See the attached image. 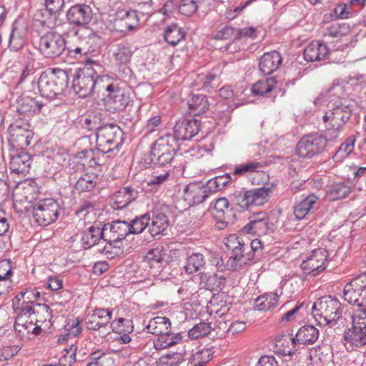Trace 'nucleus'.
Returning a JSON list of instances; mask_svg holds the SVG:
<instances>
[{
  "instance_id": "f257e3e1",
  "label": "nucleus",
  "mask_w": 366,
  "mask_h": 366,
  "mask_svg": "<svg viewBox=\"0 0 366 366\" xmlns=\"http://www.w3.org/2000/svg\"><path fill=\"white\" fill-rule=\"evenodd\" d=\"M102 69V66L98 61L86 59L84 66L79 69L76 77L73 81V89L79 97H87L94 88L99 92L102 91L103 87L97 84L99 79H104L106 76L97 75Z\"/></svg>"
},
{
  "instance_id": "f03ea898",
  "label": "nucleus",
  "mask_w": 366,
  "mask_h": 366,
  "mask_svg": "<svg viewBox=\"0 0 366 366\" xmlns=\"http://www.w3.org/2000/svg\"><path fill=\"white\" fill-rule=\"evenodd\" d=\"M341 307L342 304L337 299L324 296L313 304L312 315L320 326H335L342 317Z\"/></svg>"
},
{
  "instance_id": "7ed1b4c3",
  "label": "nucleus",
  "mask_w": 366,
  "mask_h": 366,
  "mask_svg": "<svg viewBox=\"0 0 366 366\" xmlns=\"http://www.w3.org/2000/svg\"><path fill=\"white\" fill-rule=\"evenodd\" d=\"M97 84L107 92L104 99L105 107L111 112L122 111L130 102V96L124 86L115 83L109 76H105Z\"/></svg>"
},
{
  "instance_id": "20e7f679",
  "label": "nucleus",
  "mask_w": 366,
  "mask_h": 366,
  "mask_svg": "<svg viewBox=\"0 0 366 366\" xmlns=\"http://www.w3.org/2000/svg\"><path fill=\"white\" fill-rule=\"evenodd\" d=\"M68 76L66 72L59 68L41 73L37 81L39 93L42 97L53 98L66 88Z\"/></svg>"
},
{
  "instance_id": "39448f33",
  "label": "nucleus",
  "mask_w": 366,
  "mask_h": 366,
  "mask_svg": "<svg viewBox=\"0 0 366 366\" xmlns=\"http://www.w3.org/2000/svg\"><path fill=\"white\" fill-rule=\"evenodd\" d=\"M351 327L345 334V340L352 345H366V309L358 307L350 315Z\"/></svg>"
},
{
  "instance_id": "423d86ee",
  "label": "nucleus",
  "mask_w": 366,
  "mask_h": 366,
  "mask_svg": "<svg viewBox=\"0 0 366 366\" xmlns=\"http://www.w3.org/2000/svg\"><path fill=\"white\" fill-rule=\"evenodd\" d=\"M97 148L105 154L113 152L123 143V132L115 124H106L97 132Z\"/></svg>"
},
{
  "instance_id": "0eeeda50",
  "label": "nucleus",
  "mask_w": 366,
  "mask_h": 366,
  "mask_svg": "<svg viewBox=\"0 0 366 366\" xmlns=\"http://www.w3.org/2000/svg\"><path fill=\"white\" fill-rule=\"evenodd\" d=\"M59 209V204L54 199H41L34 207L33 216L40 225L47 226L57 219Z\"/></svg>"
},
{
  "instance_id": "6e6552de",
  "label": "nucleus",
  "mask_w": 366,
  "mask_h": 366,
  "mask_svg": "<svg viewBox=\"0 0 366 366\" xmlns=\"http://www.w3.org/2000/svg\"><path fill=\"white\" fill-rule=\"evenodd\" d=\"M66 47V42L62 36L56 32H47L41 36L39 49L41 54L46 58L59 56Z\"/></svg>"
},
{
  "instance_id": "1a4fd4ad",
  "label": "nucleus",
  "mask_w": 366,
  "mask_h": 366,
  "mask_svg": "<svg viewBox=\"0 0 366 366\" xmlns=\"http://www.w3.org/2000/svg\"><path fill=\"white\" fill-rule=\"evenodd\" d=\"M36 187L30 184H19L13 191V204L15 210L19 213L27 212L33 201L36 198Z\"/></svg>"
},
{
  "instance_id": "9d476101",
  "label": "nucleus",
  "mask_w": 366,
  "mask_h": 366,
  "mask_svg": "<svg viewBox=\"0 0 366 366\" xmlns=\"http://www.w3.org/2000/svg\"><path fill=\"white\" fill-rule=\"evenodd\" d=\"M345 300L357 306L366 304V273L358 275L345 285Z\"/></svg>"
},
{
  "instance_id": "9b49d317",
  "label": "nucleus",
  "mask_w": 366,
  "mask_h": 366,
  "mask_svg": "<svg viewBox=\"0 0 366 366\" xmlns=\"http://www.w3.org/2000/svg\"><path fill=\"white\" fill-rule=\"evenodd\" d=\"M327 144V139L321 135L303 137L297 143V154L302 158H311L320 153Z\"/></svg>"
},
{
  "instance_id": "f8f14e48",
  "label": "nucleus",
  "mask_w": 366,
  "mask_h": 366,
  "mask_svg": "<svg viewBox=\"0 0 366 366\" xmlns=\"http://www.w3.org/2000/svg\"><path fill=\"white\" fill-rule=\"evenodd\" d=\"M176 141L170 134L162 137L156 141L152 149V154L159 164H167L172 159L176 150Z\"/></svg>"
},
{
  "instance_id": "ddd939ff",
  "label": "nucleus",
  "mask_w": 366,
  "mask_h": 366,
  "mask_svg": "<svg viewBox=\"0 0 366 366\" xmlns=\"http://www.w3.org/2000/svg\"><path fill=\"white\" fill-rule=\"evenodd\" d=\"M327 252L325 249H317L313 250L304 259L300 267L304 273L316 276L326 268Z\"/></svg>"
},
{
  "instance_id": "4468645a",
  "label": "nucleus",
  "mask_w": 366,
  "mask_h": 366,
  "mask_svg": "<svg viewBox=\"0 0 366 366\" xmlns=\"http://www.w3.org/2000/svg\"><path fill=\"white\" fill-rule=\"evenodd\" d=\"M9 142L13 149L24 150L31 143L34 132L27 127L19 126L17 123L9 128Z\"/></svg>"
},
{
  "instance_id": "2eb2a0df",
  "label": "nucleus",
  "mask_w": 366,
  "mask_h": 366,
  "mask_svg": "<svg viewBox=\"0 0 366 366\" xmlns=\"http://www.w3.org/2000/svg\"><path fill=\"white\" fill-rule=\"evenodd\" d=\"M208 187L202 182H190L183 189L182 198L189 206L199 204L208 197Z\"/></svg>"
},
{
  "instance_id": "dca6fc26",
  "label": "nucleus",
  "mask_w": 366,
  "mask_h": 366,
  "mask_svg": "<svg viewBox=\"0 0 366 366\" xmlns=\"http://www.w3.org/2000/svg\"><path fill=\"white\" fill-rule=\"evenodd\" d=\"M40 296V293L34 288L26 289L16 295L12 300V307L15 312L18 310L31 312L34 311V305Z\"/></svg>"
},
{
  "instance_id": "f3484780",
  "label": "nucleus",
  "mask_w": 366,
  "mask_h": 366,
  "mask_svg": "<svg viewBox=\"0 0 366 366\" xmlns=\"http://www.w3.org/2000/svg\"><path fill=\"white\" fill-rule=\"evenodd\" d=\"M138 18L135 11L118 8L114 19L115 29L120 32L134 30L138 26Z\"/></svg>"
},
{
  "instance_id": "a211bd4d",
  "label": "nucleus",
  "mask_w": 366,
  "mask_h": 366,
  "mask_svg": "<svg viewBox=\"0 0 366 366\" xmlns=\"http://www.w3.org/2000/svg\"><path fill=\"white\" fill-rule=\"evenodd\" d=\"M199 122L197 119H181L174 127V137L176 140H189L199 131Z\"/></svg>"
},
{
  "instance_id": "6ab92c4d",
  "label": "nucleus",
  "mask_w": 366,
  "mask_h": 366,
  "mask_svg": "<svg viewBox=\"0 0 366 366\" xmlns=\"http://www.w3.org/2000/svg\"><path fill=\"white\" fill-rule=\"evenodd\" d=\"M15 322L14 328L19 332L24 333L26 332L27 334L32 333L36 335H39L41 332V325H36L34 323V317H31L34 314V311L31 312H22L18 310Z\"/></svg>"
},
{
  "instance_id": "aec40b11",
  "label": "nucleus",
  "mask_w": 366,
  "mask_h": 366,
  "mask_svg": "<svg viewBox=\"0 0 366 366\" xmlns=\"http://www.w3.org/2000/svg\"><path fill=\"white\" fill-rule=\"evenodd\" d=\"M31 164V157L28 152L12 149L9 162V167L12 172L17 174L28 172Z\"/></svg>"
},
{
  "instance_id": "412c9836",
  "label": "nucleus",
  "mask_w": 366,
  "mask_h": 366,
  "mask_svg": "<svg viewBox=\"0 0 366 366\" xmlns=\"http://www.w3.org/2000/svg\"><path fill=\"white\" fill-rule=\"evenodd\" d=\"M66 16L71 24L83 26L92 20V11L88 5L76 4L68 10Z\"/></svg>"
},
{
  "instance_id": "4be33fe9",
  "label": "nucleus",
  "mask_w": 366,
  "mask_h": 366,
  "mask_svg": "<svg viewBox=\"0 0 366 366\" xmlns=\"http://www.w3.org/2000/svg\"><path fill=\"white\" fill-rule=\"evenodd\" d=\"M329 54L327 44L320 41H312L305 49L304 59L307 61H315L325 59Z\"/></svg>"
},
{
  "instance_id": "5701e85b",
  "label": "nucleus",
  "mask_w": 366,
  "mask_h": 366,
  "mask_svg": "<svg viewBox=\"0 0 366 366\" xmlns=\"http://www.w3.org/2000/svg\"><path fill=\"white\" fill-rule=\"evenodd\" d=\"M130 233L129 223L117 220L104 226V236L109 241L122 240Z\"/></svg>"
},
{
  "instance_id": "b1692460",
  "label": "nucleus",
  "mask_w": 366,
  "mask_h": 366,
  "mask_svg": "<svg viewBox=\"0 0 366 366\" xmlns=\"http://www.w3.org/2000/svg\"><path fill=\"white\" fill-rule=\"evenodd\" d=\"M112 319V314L104 309L94 310L87 315L86 317V325L89 330H96L107 325Z\"/></svg>"
},
{
  "instance_id": "393cba45",
  "label": "nucleus",
  "mask_w": 366,
  "mask_h": 366,
  "mask_svg": "<svg viewBox=\"0 0 366 366\" xmlns=\"http://www.w3.org/2000/svg\"><path fill=\"white\" fill-rule=\"evenodd\" d=\"M282 64V56L276 51L265 53L260 59L259 68L264 74H270L276 71Z\"/></svg>"
},
{
  "instance_id": "a878e982",
  "label": "nucleus",
  "mask_w": 366,
  "mask_h": 366,
  "mask_svg": "<svg viewBox=\"0 0 366 366\" xmlns=\"http://www.w3.org/2000/svg\"><path fill=\"white\" fill-rule=\"evenodd\" d=\"M137 191L127 187L119 189L113 197L112 207L114 209H122L137 197Z\"/></svg>"
},
{
  "instance_id": "bb28decb",
  "label": "nucleus",
  "mask_w": 366,
  "mask_h": 366,
  "mask_svg": "<svg viewBox=\"0 0 366 366\" xmlns=\"http://www.w3.org/2000/svg\"><path fill=\"white\" fill-rule=\"evenodd\" d=\"M276 349L282 354H291L295 350V346L297 343L294 337L289 332L277 334L274 338Z\"/></svg>"
},
{
  "instance_id": "cd10ccee",
  "label": "nucleus",
  "mask_w": 366,
  "mask_h": 366,
  "mask_svg": "<svg viewBox=\"0 0 366 366\" xmlns=\"http://www.w3.org/2000/svg\"><path fill=\"white\" fill-rule=\"evenodd\" d=\"M43 104L36 98L25 96L21 98L18 102L17 111L19 113L25 116H32L39 113Z\"/></svg>"
},
{
  "instance_id": "c85d7f7f",
  "label": "nucleus",
  "mask_w": 366,
  "mask_h": 366,
  "mask_svg": "<svg viewBox=\"0 0 366 366\" xmlns=\"http://www.w3.org/2000/svg\"><path fill=\"white\" fill-rule=\"evenodd\" d=\"M177 346L175 351H170L161 357L160 362L162 365L176 366L183 362L187 356L186 345L181 342Z\"/></svg>"
},
{
  "instance_id": "c756f323",
  "label": "nucleus",
  "mask_w": 366,
  "mask_h": 366,
  "mask_svg": "<svg viewBox=\"0 0 366 366\" xmlns=\"http://www.w3.org/2000/svg\"><path fill=\"white\" fill-rule=\"evenodd\" d=\"M79 159L83 165L88 167H95L106 163V154L98 148L97 150L87 149L79 154Z\"/></svg>"
},
{
  "instance_id": "7c9ffc66",
  "label": "nucleus",
  "mask_w": 366,
  "mask_h": 366,
  "mask_svg": "<svg viewBox=\"0 0 366 366\" xmlns=\"http://www.w3.org/2000/svg\"><path fill=\"white\" fill-rule=\"evenodd\" d=\"M147 332L159 335L171 332V322L166 317L157 316L151 319L146 327Z\"/></svg>"
},
{
  "instance_id": "2f4dec72",
  "label": "nucleus",
  "mask_w": 366,
  "mask_h": 366,
  "mask_svg": "<svg viewBox=\"0 0 366 366\" xmlns=\"http://www.w3.org/2000/svg\"><path fill=\"white\" fill-rule=\"evenodd\" d=\"M133 51L127 44H119L112 51V57L119 66H127L131 61Z\"/></svg>"
},
{
  "instance_id": "473e14b6",
  "label": "nucleus",
  "mask_w": 366,
  "mask_h": 366,
  "mask_svg": "<svg viewBox=\"0 0 366 366\" xmlns=\"http://www.w3.org/2000/svg\"><path fill=\"white\" fill-rule=\"evenodd\" d=\"M104 236V227L92 226L88 230L84 232L82 240L87 247H93L96 244L104 243L106 239Z\"/></svg>"
},
{
  "instance_id": "72a5a7b5",
  "label": "nucleus",
  "mask_w": 366,
  "mask_h": 366,
  "mask_svg": "<svg viewBox=\"0 0 366 366\" xmlns=\"http://www.w3.org/2000/svg\"><path fill=\"white\" fill-rule=\"evenodd\" d=\"M199 285L202 288L213 291L217 290L224 283L225 278L222 274L213 273H201Z\"/></svg>"
},
{
  "instance_id": "f704fd0d",
  "label": "nucleus",
  "mask_w": 366,
  "mask_h": 366,
  "mask_svg": "<svg viewBox=\"0 0 366 366\" xmlns=\"http://www.w3.org/2000/svg\"><path fill=\"white\" fill-rule=\"evenodd\" d=\"M317 201V197L311 194L300 202H297L293 209L295 218L298 220L305 219Z\"/></svg>"
},
{
  "instance_id": "c9c22d12",
  "label": "nucleus",
  "mask_w": 366,
  "mask_h": 366,
  "mask_svg": "<svg viewBox=\"0 0 366 366\" xmlns=\"http://www.w3.org/2000/svg\"><path fill=\"white\" fill-rule=\"evenodd\" d=\"M319 337V331L312 325H305L297 332L295 340L299 344H313Z\"/></svg>"
},
{
  "instance_id": "e433bc0d",
  "label": "nucleus",
  "mask_w": 366,
  "mask_h": 366,
  "mask_svg": "<svg viewBox=\"0 0 366 366\" xmlns=\"http://www.w3.org/2000/svg\"><path fill=\"white\" fill-rule=\"evenodd\" d=\"M27 30L25 26L14 25L10 36L9 46L14 51L21 49L26 43Z\"/></svg>"
},
{
  "instance_id": "4c0bfd02",
  "label": "nucleus",
  "mask_w": 366,
  "mask_h": 366,
  "mask_svg": "<svg viewBox=\"0 0 366 366\" xmlns=\"http://www.w3.org/2000/svg\"><path fill=\"white\" fill-rule=\"evenodd\" d=\"M169 227V220L167 216L162 212H156L152 219L149 226V232L152 236L155 237L163 234Z\"/></svg>"
},
{
  "instance_id": "58836bf2",
  "label": "nucleus",
  "mask_w": 366,
  "mask_h": 366,
  "mask_svg": "<svg viewBox=\"0 0 366 366\" xmlns=\"http://www.w3.org/2000/svg\"><path fill=\"white\" fill-rule=\"evenodd\" d=\"M158 337L154 340V347L157 350H164L168 347H171L174 345H177L182 341V338L179 335L171 334H162L157 335Z\"/></svg>"
},
{
  "instance_id": "ea45409f",
  "label": "nucleus",
  "mask_w": 366,
  "mask_h": 366,
  "mask_svg": "<svg viewBox=\"0 0 366 366\" xmlns=\"http://www.w3.org/2000/svg\"><path fill=\"white\" fill-rule=\"evenodd\" d=\"M209 109V103L204 95L194 94L189 102V109L194 116L205 113Z\"/></svg>"
},
{
  "instance_id": "a19ab883",
  "label": "nucleus",
  "mask_w": 366,
  "mask_h": 366,
  "mask_svg": "<svg viewBox=\"0 0 366 366\" xmlns=\"http://www.w3.org/2000/svg\"><path fill=\"white\" fill-rule=\"evenodd\" d=\"M279 296L276 292L265 293L256 299V307L260 311L269 310L278 305Z\"/></svg>"
},
{
  "instance_id": "79ce46f5",
  "label": "nucleus",
  "mask_w": 366,
  "mask_h": 366,
  "mask_svg": "<svg viewBox=\"0 0 366 366\" xmlns=\"http://www.w3.org/2000/svg\"><path fill=\"white\" fill-rule=\"evenodd\" d=\"M165 256L164 250L162 247H156L149 249L144 258V262L151 268L161 267Z\"/></svg>"
},
{
  "instance_id": "37998d69",
  "label": "nucleus",
  "mask_w": 366,
  "mask_h": 366,
  "mask_svg": "<svg viewBox=\"0 0 366 366\" xmlns=\"http://www.w3.org/2000/svg\"><path fill=\"white\" fill-rule=\"evenodd\" d=\"M98 177L94 173H85L76 182L75 188L79 192L93 190L97 186Z\"/></svg>"
},
{
  "instance_id": "c03bdc74",
  "label": "nucleus",
  "mask_w": 366,
  "mask_h": 366,
  "mask_svg": "<svg viewBox=\"0 0 366 366\" xmlns=\"http://www.w3.org/2000/svg\"><path fill=\"white\" fill-rule=\"evenodd\" d=\"M306 312L304 303L297 302L292 309L284 314L280 319V322L285 324L292 321H301L304 319Z\"/></svg>"
},
{
  "instance_id": "a18cd8bd",
  "label": "nucleus",
  "mask_w": 366,
  "mask_h": 366,
  "mask_svg": "<svg viewBox=\"0 0 366 366\" xmlns=\"http://www.w3.org/2000/svg\"><path fill=\"white\" fill-rule=\"evenodd\" d=\"M343 15V6L338 5L334 9V14H331V19L333 22L331 24L327 29V34L331 37H342V29L340 23L337 22V20L341 19Z\"/></svg>"
},
{
  "instance_id": "49530a36",
  "label": "nucleus",
  "mask_w": 366,
  "mask_h": 366,
  "mask_svg": "<svg viewBox=\"0 0 366 366\" xmlns=\"http://www.w3.org/2000/svg\"><path fill=\"white\" fill-rule=\"evenodd\" d=\"M185 37V34L182 29L176 24L170 25L167 27L164 31V40L170 45L175 46Z\"/></svg>"
},
{
  "instance_id": "de8ad7c7",
  "label": "nucleus",
  "mask_w": 366,
  "mask_h": 366,
  "mask_svg": "<svg viewBox=\"0 0 366 366\" xmlns=\"http://www.w3.org/2000/svg\"><path fill=\"white\" fill-rule=\"evenodd\" d=\"M213 357V352L209 348H204L194 353L190 357L188 366H205Z\"/></svg>"
},
{
  "instance_id": "09e8293b",
  "label": "nucleus",
  "mask_w": 366,
  "mask_h": 366,
  "mask_svg": "<svg viewBox=\"0 0 366 366\" xmlns=\"http://www.w3.org/2000/svg\"><path fill=\"white\" fill-rule=\"evenodd\" d=\"M205 264V259L201 253H192L186 260L185 271L189 274H193L201 269Z\"/></svg>"
},
{
  "instance_id": "8fccbe9b",
  "label": "nucleus",
  "mask_w": 366,
  "mask_h": 366,
  "mask_svg": "<svg viewBox=\"0 0 366 366\" xmlns=\"http://www.w3.org/2000/svg\"><path fill=\"white\" fill-rule=\"evenodd\" d=\"M277 85V80L272 76L265 79L257 81L252 87V92L254 94L264 95L270 92Z\"/></svg>"
},
{
  "instance_id": "3c124183",
  "label": "nucleus",
  "mask_w": 366,
  "mask_h": 366,
  "mask_svg": "<svg viewBox=\"0 0 366 366\" xmlns=\"http://www.w3.org/2000/svg\"><path fill=\"white\" fill-rule=\"evenodd\" d=\"M262 169V164L257 161H249L235 167L232 172L233 175L244 176L247 174L258 172Z\"/></svg>"
},
{
  "instance_id": "603ef678",
  "label": "nucleus",
  "mask_w": 366,
  "mask_h": 366,
  "mask_svg": "<svg viewBox=\"0 0 366 366\" xmlns=\"http://www.w3.org/2000/svg\"><path fill=\"white\" fill-rule=\"evenodd\" d=\"M250 203L252 206H261L266 203L270 193L269 188L260 187L252 190H248Z\"/></svg>"
},
{
  "instance_id": "864d4df0",
  "label": "nucleus",
  "mask_w": 366,
  "mask_h": 366,
  "mask_svg": "<svg viewBox=\"0 0 366 366\" xmlns=\"http://www.w3.org/2000/svg\"><path fill=\"white\" fill-rule=\"evenodd\" d=\"M96 48L94 45V39L90 37H84L79 39L78 44L73 50L70 51V52L81 56L92 54L94 52Z\"/></svg>"
},
{
  "instance_id": "5fc2aeb1",
  "label": "nucleus",
  "mask_w": 366,
  "mask_h": 366,
  "mask_svg": "<svg viewBox=\"0 0 366 366\" xmlns=\"http://www.w3.org/2000/svg\"><path fill=\"white\" fill-rule=\"evenodd\" d=\"M269 218L260 222L249 221V222L244 227V230L248 233L261 236L267 234L269 230Z\"/></svg>"
},
{
  "instance_id": "6e6d98bb",
  "label": "nucleus",
  "mask_w": 366,
  "mask_h": 366,
  "mask_svg": "<svg viewBox=\"0 0 366 366\" xmlns=\"http://www.w3.org/2000/svg\"><path fill=\"white\" fill-rule=\"evenodd\" d=\"M34 317L36 325H41L48 322L50 323L52 318L51 310L46 305H36V308H34V314L32 315Z\"/></svg>"
},
{
  "instance_id": "4d7b16f0",
  "label": "nucleus",
  "mask_w": 366,
  "mask_h": 366,
  "mask_svg": "<svg viewBox=\"0 0 366 366\" xmlns=\"http://www.w3.org/2000/svg\"><path fill=\"white\" fill-rule=\"evenodd\" d=\"M150 217L148 214H144L132 220L129 225L130 233L140 234L149 225Z\"/></svg>"
},
{
  "instance_id": "13d9d810",
  "label": "nucleus",
  "mask_w": 366,
  "mask_h": 366,
  "mask_svg": "<svg viewBox=\"0 0 366 366\" xmlns=\"http://www.w3.org/2000/svg\"><path fill=\"white\" fill-rule=\"evenodd\" d=\"M343 119V108L341 106H337L332 110L325 113L323 116L325 122H330L332 127H339L340 122Z\"/></svg>"
},
{
  "instance_id": "bf43d9fd",
  "label": "nucleus",
  "mask_w": 366,
  "mask_h": 366,
  "mask_svg": "<svg viewBox=\"0 0 366 366\" xmlns=\"http://www.w3.org/2000/svg\"><path fill=\"white\" fill-rule=\"evenodd\" d=\"M249 192H236L231 196L232 202L240 209L244 210L252 206L250 199H249Z\"/></svg>"
},
{
  "instance_id": "052dcab7",
  "label": "nucleus",
  "mask_w": 366,
  "mask_h": 366,
  "mask_svg": "<svg viewBox=\"0 0 366 366\" xmlns=\"http://www.w3.org/2000/svg\"><path fill=\"white\" fill-rule=\"evenodd\" d=\"M211 331L209 323L200 322L189 330L188 335L193 340H197L208 335Z\"/></svg>"
},
{
  "instance_id": "680f3d73",
  "label": "nucleus",
  "mask_w": 366,
  "mask_h": 366,
  "mask_svg": "<svg viewBox=\"0 0 366 366\" xmlns=\"http://www.w3.org/2000/svg\"><path fill=\"white\" fill-rule=\"evenodd\" d=\"M229 205L227 199L224 197L217 199L214 205L212 215L219 219H224L226 212L229 211Z\"/></svg>"
},
{
  "instance_id": "e2e57ef3",
  "label": "nucleus",
  "mask_w": 366,
  "mask_h": 366,
  "mask_svg": "<svg viewBox=\"0 0 366 366\" xmlns=\"http://www.w3.org/2000/svg\"><path fill=\"white\" fill-rule=\"evenodd\" d=\"M198 79L202 83V88L207 92H209L210 89L217 88L219 85V78L215 74H200L198 76Z\"/></svg>"
},
{
  "instance_id": "0e129e2a",
  "label": "nucleus",
  "mask_w": 366,
  "mask_h": 366,
  "mask_svg": "<svg viewBox=\"0 0 366 366\" xmlns=\"http://www.w3.org/2000/svg\"><path fill=\"white\" fill-rule=\"evenodd\" d=\"M249 259V258H247L243 253L236 252L229 258L227 266L231 270H237L244 265Z\"/></svg>"
},
{
  "instance_id": "69168bd1",
  "label": "nucleus",
  "mask_w": 366,
  "mask_h": 366,
  "mask_svg": "<svg viewBox=\"0 0 366 366\" xmlns=\"http://www.w3.org/2000/svg\"><path fill=\"white\" fill-rule=\"evenodd\" d=\"M198 1L199 0H180L179 12L185 16H192L197 10Z\"/></svg>"
},
{
  "instance_id": "338daca9",
  "label": "nucleus",
  "mask_w": 366,
  "mask_h": 366,
  "mask_svg": "<svg viewBox=\"0 0 366 366\" xmlns=\"http://www.w3.org/2000/svg\"><path fill=\"white\" fill-rule=\"evenodd\" d=\"M64 330L68 337H76L81 332V321L78 318L69 320L64 325Z\"/></svg>"
},
{
  "instance_id": "774afa93",
  "label": "nucleus",
  "mask_w": 366,
  "mask_h": 366,
  "mask_svg": "<svg viewBox=\"0 0 366 366\" xmlns=\"http://www.w3.org/2000/svg\"><path fill=\"white\" fill-rule=\"evenodd\" d=\"M225 245L233 250L234 252H239L243 253L244 251V244L240 240L236 234H230L226 239Z\"/></svg>"
}]
</instances>
